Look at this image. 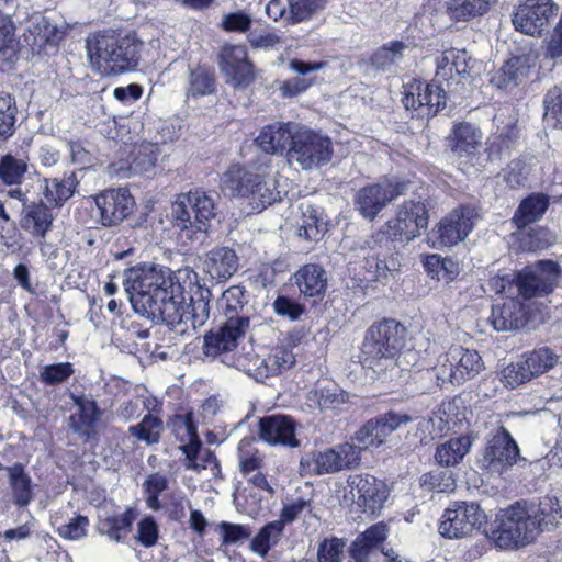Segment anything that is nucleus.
<instances>
[{"label":"nucleus","mask_w":562,"mask_h":562,"mask_svg":"<svg viewBox=\"0 0 562 562\" xmlns=\"http://www.w3.org/2000/svg\"><path fill=\"white\" fill-rule=\"evenodd\" d=\"M123 285L135 313L165 323L176 335L190 336L210 317L209 302L201 295L187 304L183 286L162 267L127 269Z\"/></svg>","instance_id":"obj_1"},{"label":"nucleus","mask_w":562,"mask_h":562,"mask_svg":"<svg viewBox=\"0 0 562 562\" xmlns=\"http://www.w3.org/2000/svg\"><path fill=\"white\" fill-rule=\"evenodd\" d=\"M562 518L557 498L544 497L538 505L516 503L501 509L491 527V539L501 549L525 547Z\"/></svg>","instance_id":"obj_2"},{"label":"nucleus","mask_w":562,"mask_h":562,"mask_svg":"<svg viewBox=\"0 0 562 562\" xmlns=\"http://www.w3.org/2000/svg\"><path fill=\"white\" fill-rule=\"evenodd\" d=\"M469 56L464 49L451 48L437 58L436 83L414 80L404 86L403 104L416 116H434L446 105L447 92L468 72Z\"/></svg>","instance_id":"obj_3"},{"label":"nucleus","mask_w":562,"mask_h":562,"mask_svg":"<svg viewBox=\"0 0 562 562\" xmlns=\"http://www.w3.org/2000/svg\"><path fill=\"white\" fill-rule=\"evenodd\" d=\"M405 328L390 319L372 325L366 334L360 363L381 380L400 378L406 369L401 349L404 346ZM408 355H406L407 357Z\"/></svg>","instance_id":"obj_4"},{"label":"nucleus","mask_w":562,"mask_h":562,"mask_svg":"<svg viewBox=\"0 0 562 562\" xmlns=\"http://www.w3.org/2000/svg\"><path fill=\"white\" fill-rule=\"evenodd\" d=\"M142 43L133 34L103 31L86 40L90 66L101 76H115L137 67Z\"/></svg>","instance_id":"obj_5"},{"label":"nucleus","mask_w":562,"mask_h":562,"mask_svg":"<svg viewBox=\"0 0 562 562\" xmlns=\"http://www.w3.org/2000/svg\"><path fill=\"white\" fill-rule=\"evenodd\" d=\"M220 186L225 194L246 200L255 212H261L281 199L274 178L254 172L239 164L232 165L222 175Z\"/></svg>","instance_id":"obj_6"},{"label":"nucleus","mask_w":562,"mask_h":562,"mask_svg":"<svg viewBox=\"0 0 562 562\" xmlns=\"http://www.w3.org/2000/svg\"><path fill=\"white\" fill-rule=\"evenodd\" d=\"M484 368L477 351L461 346H452L437 358V363L427 372L437 380V385L463 384L475 378Z\"/></svg>","instance_id":"obj_7"},{"label":"nucleus","mask_w":562,"mask_h":562,"mask_svg":"<svg viewBox=\"0 0 562 562\" xmlns=\"http://www.w3.org/2000/svg\"><path fill=\"white\" fill-rule=\"evenodd\" d=\"M387 497L386 484L369 474L349 476L346 485L338 492L341 506L370 515L381 510Z\"/></svg>","instance_id":"obj_8"},{"label":"nucleus","mask_w":562,"mask_h":562,"mask_svg":"<svg viewBox=\"0 0 562 562\" xmlns=\"http://www.w3.org/2000/svg\"><path fill=\"white\" fill-rule=\"evenodd\" d=\"M360 460L361 448L345 442L323 451L306 453L301 458L300 469L302 475H321L355 469Z\"/></svg>","instance_id":"obj_9"},{"label":"nucleus","mask_w":562,"mask_h":562,"mask_svg":"<svg viewBox=\"0 0 562 562\" xmlns=\"http://www.w3.org/2000/svg\"><path fill=\"white\" fill-rule=\"evenodd\" d=\"M331 155L329 137L306 126L297 125L292 146L288 150L290 161L296 162L304 170H311L329 162Z\"/></svg>","instance_id":"obj_10"},{"label":"nucleus","mask_w":562,"mask_h":562,"mask_svg":"<svg viewBox=\"0 0 562 562\" xmlns=\"http://www.w3.org/2000/svg\"><path fill=\"white\" fill-rule=\"evenodd\" d=\"M172 216L180 229L206 232L210 221L215 216L214 199L199 190L180 194L172 203Z\"/></svg>","instance_id":"obj_11"},{"label":"nucleus","mask_w":562,"mask_h":562,"mask_svg":"<svg viewBox=\"0 0 562 562\" xmlns=\"http://www.w3.org/2000/svg\"><path fill=\"white\" fill-rule=\"evenodd\" d=\"M486 516L476 503L454 502L440 518L439 533L449 539L470 536L485 522Z\"/></svg>","instance_id":"obj_12"},{"label":"nucleus","mask_w":562,"mask_h":562,"mask_svg":"<svg viewBox=\"0 0 562 562\" xmlns=\"http://www.w3.org/2000/svg\"><path fill=\"white\" fill-rule=\"evenodd\" d=\"M428 225V211L423 201H405L396 217L386 223L385 236L392 240L411 241Z\"/></svg>","instance_id":"obj_13"},{"label":"nucleus","mask_w":562,"mask_h":562,"mask_svg":"<svg viewBox=\"0 0 562 562\" xmlns=\"http://www.w3.org/2000/svg\"><path fill=\"white\" fill-rule=\"evenodd\" d=\"M519 457V448L508 430L504 427L497 429L488 440L479 465L491 475L501 476L510 469Z\"/></svg>","instance_id":"obj_14"},{"label":"nucleus","mask_w":562,"mask_h":562,"mask_svg":"<svg viewBox=\"0 0 562 562\" xmlns=\"http://www.w3.org/2000/svg\"><path fill=\"white\" fill-rule=\"evenodd\" d=\"M553 0H519L512 14L514 27L530 36H540L550 21L558 14Z\"/></svg>","instance_id":"obj_15"},{"label":"nucleus","mask_w":562,"mask_h":562,"mask_svg":"<svg viewBox=\"0 0 562 562\" xmlns=\"http://www.w3.org/2000/svg\"><path fill=\"white\" fill-rule=\"evenodd\" d=\"M249 327L247 316H229L216 331H210L204 337L203 352L206 357H220L225 364L226 356L234 355L238 341Z\"/></svg>","instance_id":"obj_16"},{"label":"nucleus","mask_w":562,"mask_h":562,"mask_svg":"<svg viewBox=\"0 0 562 562\" xmlns=\"http://www.w3.org/2000/svg\"><path fill=\"white\" fill-rule=\"evenodd\" d=\"M389 239L384 233L379 232L371 236L359 238L355 247H350L353 250L368 251L364 257V268L370 274L368 277L370 280L379 281L386 279L389 274L400 269L401 263L394 255L381 258L382 249L387 247Z\"/></svg>","instance_id":"obj_17"},{"label":"nucleus","mask_w":562,"mask_h":562,"mask_svg":"<svg viewBox=\"0 0 562 562\" xmlns=\"http://www.w3.org/2000/svg\"><path fill=\"white\" fill-rule=\"evenodd\" d=\"M560 271L552 260L539 261L521 270L516 278V286L525 299L550 293L557 284Z\"/></svg>","instance_id":"obj_18"},{"label":"nucleus","mask_w":562,"mask_h":562,"mask_svg":"<svg viewBox=\"0 0 562 562\" xmlns=\"http://www.w3.org/2000/svg\"><path fill=\"white\" fill-rule=\"evenodd\" d=\"M404 182L384 180L360 189L355 198V205L364 218L373 220L394 199L403 194Z\"/></svg>","instance_id":"obj_19"},{"label":"nucleus","mask_w":562,"mask_h":562,"mask_svg":"<svg viewBox=\"0 0 562 562\" xmlns=\"http://www.w3.org/2000/svg\"><path fill=\"white\" fill-rule=\"evenodd\" d=\"M220 69L235 88L247 87L255 79L254 65L241 45H225L220 53Z\"/></svg>","instance_id":"obj_20"},{"label":"nucleus","mask_w":562,"mask_h":562,"mask_svg":"<svg viewBox=\"0 0 562 562\" xmlns=\"http://www.w3.org/2000/svg\"><path fill=\"white\" fill-rule=\"evenodd\" d=\"M475 212L468 206H461L446 215L434 229L437 235L434 244L452 247L464 240L474 227Z\"/></svg>","instance_id":"obj_21"},{"label":"nucleus","mask_w":562,"mask_h":562,"mask_svg":"<svg viewBox=\"0 0 562 562\" xmlns=\"http://www.w3.org/2000/svg\"><path fill=\"white\" fill-rule=\"evenodd\" d=\"M412 417L406 414L389 413L379 419L367 422L355 435L353 440L361 448H378L401 425H406Z\"/></svg>","instance_id":"obj_22"},{"label":"nucleus","mask_w":562,"mask_h":562,"mask_svg":"<svg viewBox=\"0 0 562 562\" xmlns=\"http://www.w3.org/2000/svg\"><path fill=\"white\" fill-rule=\"evenodd\" d=\"M101 223L112 226L126 218L134 209L135 202L130 191L125 188L105 190L95 196Z\"/></svg>","instance_id":"obj_23"},{"label":"nucleus","mask_w":562,"mask_h":562,"mask_svg":"<svg viewBox=\"0 0 562 562\" xmlns=\"http://www.w3.org/2000/svg\"><path fill=\"white\" fill-rule=\"evenodd\" d=\"M295 430L294 419L285 415L265 416L259 422V436L270 445L297 447Z\"/></svg>","instance_id":"obj_24"},{"label":"nucleus","mask_w":562,"mask_h":562,"mask_svg":"<svg viewBox=\"0 0 562 562\" xmlns=\"http://www.w3.org/2000/svg\"><path fill=\"white\" fill-rule=\"evenodd\" d=\"M296 123L273 122L263 126L256 138V143L265 153L272 155L283 154L288 145L292 146Z\"/></svg>","instance_id":"obj_25"},{"label":"nucleus","mask_w":562,"mask_h":562,"mask_svg":"<svg viewBox=\"0 0 562 562\" xmlns=\"http://www.w3.org/2000/svg\"><path fill=\"white\" fill-rule=\"evenodd\" d=\"M187 430L190 439L187 445L182 446V451L187 459L186 468L195 472H201L210 468L212 473L216 475L218 472V462L214 453L210 449H202L195 427L191 423L187 424Z\"/></svg>","instance_id":"obj_26"},{"label":"nucleus","mask_w":562,"mask_h":562,"mask_svg":"<svg viewBox=\"0 0 562 562\" xmlns=\"http://www.w3.org/2000/svg\"><path fill=\"white\" fill-rule=\"evenodd\" d=\"M238 269V257L228 247H215L206 254L205 272L214 280L226 281Z\"/></svg>","instance_id":"obj_27"},{"label":"nucleus","mask_w":562,"mask_h":562,"mask_svg":"<svg viewBox=\"0 0 562 562\" xmlns=\"http://www.w3.org/2000/svg\"><path fill=\"white\" fill-rule=\"evenodd\" d=\"M78 413L69 418L70 428L80 437L90 438L95 432V424L100 418L101 412L97 403L88 396H74Z\"/></svg>","instance_id":"obj_28"},{"label":"nucleus","mask_w":562,"mask_h":562,"mask_svg":"<svg viewBox=\"0 0 562 562\" xmlns=\"http://www.w3.org/2000/svg\"><path fill=\"white\" fill-rule=\"evenodd\" d=\"M533 66L535 59L529 56L512 57L493 75L491 82L499 89L507 88L512 83H521Z\"/></svg>","instance_id":"obj_29"},{"label":"nucleus","mask_w":562,"mask_h":562,"mask_svg":"<svg viewBox=\"0 0 562 562\" xmlns=\"http://www.w3.org/2000/svg\"><path fill=\"white\" fill-rule=\"evenodd\" d=\"M490 321L497 331L518 329L525 324V311L519 301L510 299L492 307Z\"/></svg>","instance_id":"obj_30"},{"label":"nucleus","mask_w":562,"mask_h":562,"mask_svg":"<svg viewBox=\"0 0 562 562\" xmlns=\"http://www.w3.org/2000/svg\"><path fill=\"white\" fill-rule=\"evenodd\" d=\"M295 284L304 296L315 297L324 294L327 288V273L318 265L310 263L300 268L295 274Z\"/></svg>","instance_id":"obj_31"},{"label":"nucleus","mask_w":562,"mask_h":562,"mask_svg":"<svg viewBox=\"0 0 562 562\" xmlns=\"http://www.w3.org/2000/svg\"><path fill=\"white\" fill-rule=\"evenodd\" d=\"M295 363L293 352L284 346H277L261 353L259 380L282 374Z\"/></svg>","instance_id":"obj_32"},{"label":"nucleus","mask_w":562,"mask_h":562,"mask_svg":"<svg viewBox=\"0 0 562 562\" xmlns=\"http://www.w3.org/2000/svg\"><path fill=\"white\" fill-rule=\"evenodd\" d=\"M11 496L15 505L27 506L33 499L32 479L21 463H14L5 469Z\"/></svg>","instance_id":"obj_33"},{"label":"nucleus","mask_w":562,"mask_h":562,"mask_svg":"<svg viewBox=\"0 0 562 562\" xmlns=\"http://www.w3.org/2000/svg\"><path fill=\"white\" fill-rule=\"evenodd\" d=\"M471 446L472 439L469 436L451 438L437 446L435 460L441 467H456L469 453Z\"/></svg>","instance_id":"obj_34"},{"label":"nucleus","mask_w":562,"mask_h":562,"mask_svg":"<svg viewBox=\"0 0 562 562\" xmlns=\"http://www.w3.org/2000/svg\"><path fill=\"white\" fill-rule=\"evenodd\" d=\"M387 528L383 524H376L360 533L350 547V555L355 562H367L372 549L385 540Z\"/></svg>","instance_id":"obj_35"},{"label":"nucleus","mask_w":562,"mask_h":562,"mask_svg":"<svg viewBox=\"0 0 562 562\" xmlns=\"http://www.w3.org/2000/svg\"><path fill=\"white\" fill-rule=\"evenodd\" d=\"M481 131L470 123L454 125L451 135V149L459 156H471L475 154L481 145Z\"/></svg>","instance_id":"obj_36"},{"label":"nucleus","mask_w":562,"mask_h":562,"mask_svg":"<svg viewBox=\"0 0 562 562\" xmlns=\"http://www.w3.org/2000/svg\"><path fill=\"white\" fill-rule=\"evenodd\" d=\"M53 216L43 203H31L23 207L21 226L37 236H45L52 225Z\"/></svg>","instance_id":"obj_37"},{"label":"nucleus","mask_w":562,"mask_h":562,"mask_svg":"<svg viewBox=\"0 0 562 562\" xmlns=\"http://www.w3.org/2000/svg\"><path fill=\"white\" fill-rule=\"evenodd\" d=\"M549 205V199L546 194H531L519 204L514 222L518 227H525L539 221L546 213Z\"/></svg>","instance_id":"obj_38"},{"label":"nucleus","mask_w":562,"mask_h":562,"mask_svg":"<svg viewBox=\"0 0 562 562\" xmlns=\"http://www.w3.org/2000/svg\"><path fill=\"white\" fill-rule=\"evenodd\" d=\"M134 519L135 514L132 509H127L121 515L106 517L100 520L98 530L111 541L121 542L130 533Z\"/></svg>","instance_id":"obj_39"},{"label":"nucleus","mask_w":562,"mask_h":562,"mask_svg":"<svg viewBox=\"0 0 562 562\" xmlns=\"http://www.w3.org/2000/svg\"><path fill=\"white\" fill-rule=\"evenodd\" d=\"M260 362L261 355L257 353L251 345L244 346L241 351L236 350L234 355H228L225 359V366L235 368L254 378L256 381H260Z\"/></svg>","instance_id":"obj_40"},{"label":"nucleus","mask_w":562,"mask_h":562,"mask_svg":"<svg viewBox=\"0 0 562 562\" xmlns=\"http://www.w3.org/2000/svg\"><path fill=\"white\" fill-rule=\"evenodd\" d=\"M283 530V521L274 520L267 524L250 541V550L265 558L269 550L280 541Z\"/></svg>","instance_id":"obj_41"},{"label":"nucleus","mask_w":562,"mask_h":562,"mask_svg":"<svg viewBox=\"0 0 562 562\" xmlns=\"http://www.w3.org/2000/svg\"><path fill=\"white\" fill-rule=\"evenodd\" d=\"M407 48V45L401 41L389 42L373 53L371 64L376 69L390 70L403 60Z\"/></svg>","instance_id":"obj_42"},{"label":"nucleus","mask_w":562,"mask_h":562,"mask_svg":"<svg viewBox=\"0 0 562 562\" xmlns=\"http://www.w3.org/2000/svg\"><path fill=\"white\" fill-rule=\"evenodd\" d=\"M348 400V393L336 385L319 387L308 394L310 405H314L321 411L337 409Z\"/></svg>","instance_id":"obj_43"},{"label":"nucleus","mask_w":562,"mask_h":562,"mask_svg":"<svg viewBox=\"0 0 562 562\" xmlns=\"http://www.w3.org/2000/svg\"><path fill=\"white\" fill-rule=\"evenodd\" d=\"M497 0H451L448 10L452 19L468 21L485 14Z\"/></svg>","instance_id":"obj_44"},{"label":"nucleus","mask_w":562,"mask_h":562,"mask_svg":"<svg viewBox=\"0 0 562 562\" xmlns=\"http://www.w3.org/2000/svg\"><path fill=\"white\" fill-rule=\"evenodd\" d=\"M424 267L431 278L439 281L449 282L459 274V265L454 260L437 254L426 256Z\"/></svg>","instance_id":"obj_45"},{"label":"nucleus","mask_w":562,"mask_h":562,"mask_svg":"<svg viewBox=\"0 0 562 562\" xmlns=\"http://www.w3.org/2000/svg\"><path fill=\"white\" fill-rule=\"evenodd\" d=\"M326 229V223L319 218L318 211L307 204L302 209V218L299 224L297 234L308 240H318Z\"/></svg>","instance_id":"obj_46"},{"label":"nucleus","mask_w":562,"mask_h":562,"mask_svg":"<svg viewBox=\"0 0 562 562\" xmlns=\"http://www.w3.org/2000/svg\"><path fill=\"white\" fill-rule=\"evenodd\" d=\"M57 27L43 15H35L30 21L29 33L32 40L27 38L33 47H43L45 44L54 43L57 36Z\"/></svg>","instance_id":"obj_47"},{"label":"nucleus","mask_w":562,"mask_h":562,"mask_svg":"<svg viewBox=\"0 0 562 562\" xmlns=\"http://www.w3.org/2000/svg\"><path fill=\"white\" fill-rule=\"evenodd\" d=\"M161 430L162 420L151 414H147L139 424L128 428L132 436L148 446L159 442Z\"/></svg>","instance_id":"obj_48"},{"label":"nucleus","mask_w":562,"mask_h":562,"mask_svg":"<svg viewBox=\"0 0 562 562\" xmlns=\"http://www.w3.org/2000/svg\"><path fill=\"white\" fill-rule=\"evenodd\" d=\"M169 480L165 474L153 473L147 475L143 483V493L149 509L160 510L162 504L159 496L168 488Z\"/></svg>","instance_id":"obj_49"},{"label":"nucleus","mask_w":562,"mask_h":562,"mask_svg":"<svg viewBox=\"0 0 562 562\" xmlns=\"http://www.w3.org/2000/svg\"><path fill=\"white\" fill-rule=\"evenodd\" d=\"M26 171L27 161L25 158L8 154L0 159V180L5 184L21 183Z\"/></svg>","instance_id":"obj_50"},{"label":"nucleus","mask_w":562,"mask_h":562,"mask_svg":"<svg viewBox=\"0 0 562 562\" xmlns=\"http://www.w3.org/2000/svg\"><path fill=\"white\" fill-rule=\"evenodd\" d=\"M326 2L327 0H288L286 20L291 24L307 21L317 11L324 9Z\"/></svg>","instance_id":"obj_51"},{"label":"nucleus","mask_w":562,"mask_h":562,"mask_svg":"<svg viewBox=\"0 0 562 562\" xmlns=\"http://www.w3.org/2000/svg\"><path fill=\"white\" fill-rule=\"evenodd\" d=\"M16 108L13 98L0 92V144L14 133Z\"/></svg>","instance_id":"obj_52"},{"label":"nucleus","mask_w":562,"mask_h":562,"mask_svg":"<svg viewBox=\"0 0 562 562\" xmlns=\"http://www.w3.org/2000/svg\"><path fill=\"white\" fill-rule=\"evenodd\" d=\"M522 359L533 378L552 369L558 361V356L549 348H539Z\"/></svg>","instance_id":"obj_53"},{"label":"nucleus","mask_w":562,"mask_h":562,"mask_svg":"<svg viewBox=\"0 0 562 562\" xmlns=\"http://www.w3.org/2000/svg\"><path fill=\"white\" fill-rule=\"evenodd\" d=\"M420 485L432 492L446 493L456 487V480L450 471H431L420 477Z\"/></svg>","instance_id":"obj_54"},{"label":"nucleus","mask_w":562,"mask_h":562,"mask_svg":"<svg viewBox=\"0 0 562 562\" xmlns=\"http://www.w3.org/2000/svg\"><path fill=\"white\" fill-rule=\"evenodd\" d=\"M74 373L70 362L46 364L40 370V380L46 385H57L67 381Z\"/></svg>","instance_id":"obj_55"},{"label":"nucleus","mask_w":562,"mask_h":562,"mask_svg":"<svg viewBox=\"0 0 562 562\" xmlns=\"http://www.w3.org/2000/svg\"><path fill=\"white\" fill-rule=\"evenodd\" d=\"M214 89L215 79L213 72L201 67L191 71L189 94L193 97L207 95L211 94Z\"/></svg>","instance_id":"obj_56"},{"label":"nucleus","mask_w":562,"mask_h":562,"mask_svg":"<svg viewBox=\"0 0 562 562\" xmlns=\"http://www.w3.org/2000/svg\"><path fill=\"white\" fill-rule=\"evenodd\" d=\"M531 379V371L528 370L524 359L508 364L501 373V381L510 389H515Z\"/></svg>","instance_id":"obj_57"},{"label":"nucleus","mask_w":562,"mask_h":562,"mask_svg":"<svg viewBox=\"0 0 562 562\" xmlns=\"http://www.w3.org/2000/svg\"><path fill=\"white\" fill-rule=\"evenodd\" d=\"M346 542L341 538L330 537L319 542L317 562H341Z\"/></svg>","instance_id":"obj_58"},{"label":"nucleus","mask_w":562,"mask_h":562,"mask_svg":"<svg viewBox=\"0 0 562 562\" xmlns=\"http://www.w3.org/2000/svg\"><path fill=\"white\" fill-rule=\"evenodd\" d=\"M272 310L276 315L290 322L299 321L306 311L303 304L285 295H279L273 301Z\"/></svg>","instance_id":"obj_59"},{"label":"nucleus","mask_w":562,"mask_h":562,"mask_svg":"<svg viewBox=\"0 0 562 562\" xmlns=\"http://www.w3.org/2000/svg\"><path fill=\"white\" fill-rule=\"evenodd\" d=\"M544 119L552 121L555 127L562 128V88L554 87L549 90L543 100Z\"/></svg>","instance_id":"obj_60"},{"label":"nucleus","mask_w":562,"mask_h":562,"mask_svg":"<svg viewBox=\"0 0 562 562\" xmlns=\"http://www.w3.org/2000/svg\"><path fill=\"white\" fill-rule=\"evenodd\" d=\"M218 306L225 312L226 317L240 316L237 312L244 306V292L240 286H231L223 292Z\"/></svg>","instance_id":"obj_61"},{"label":"nucleus","mask_w":562,"mask_h":562,"mask_svg":"<svg viewBox=\"0 0 562 562\" xmlns=\"http://www.w3.org/2000/svg\"><path fill=\"white\" fill-rule=\"evenodd\" d=\"M88 526V517L78 515L71 518L67 524L58 527L57 532L64 539L78 541L87 536Z\"/></svg>","instance_id":"obj_62"},{"label":"nucleus","mask_w":562,"mask_h":562,"mask_svg":"<svg viewBox=\"0 0 562 562\" xmlns=\"http://www.w3.org/2000/svg\"><path fill=\"white\" fill-rule=\"evenodd\" d=\"M44 195L47 203L58 205L72 195L71 183L69 181H60L56 178L47 180Z\"/></svg>","instance_id":"obj_63"},{"label":"nucleus","mask_w":562,"mask_h":562,"mask_svg":"<svg viewBox=\"0 0 562 562\" xmlns=\"http://www.w3.org/2000/svg\"><path fill=\"white\" fill-rule=\"evenodd\" d=\"M543 55L549 59L562 58V15L549 38L543 43Z\"/></svg>","instance_id":"obj_64"}]
</instances>
